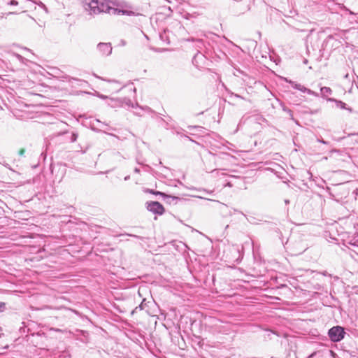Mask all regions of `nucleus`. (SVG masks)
Masks as SVG:
<instances>
[{
    "label": "nucleus",
    "instance_id": "f257e3e1",
    "mask_svg": "<svg viewBox=\"0 0 358 358\" xmlns=\"http://www.w3.org/2000/svg\"><path fill=\"white\" fill-rule=\"evenodd\" d=\"M117 6V0H92L89 3V7L92 10V15L94 16L100 13H113V14H122L128 16L135 15V13L131 10L117 9L113 6Z\"/></svg>",
    "mask_w": 358,
    "mask_h": 358
},
{
    "label": "nucleus",
    "instance_id": "f03ea898",
    "mask_svg": "<svg viewBox=\"0 0 358 358\" xmlns=\"http://www.w3.org/2000/svg\"><path fill=\"white\" fill-rule=\"evenodd\" d=\"M345 332L341 326H335L329 329L328 336L332 342H339L344 338Z\"/></svg>",
    "mask_w": 358,
    "mask_h": 358
},
{
    "label": "nucleus",
    "instance_id": "7ed1b4c3",
    "mask_svg": "<svg viewBox=\"0 0 358 358\" xmlns=\"http://www.w3.org/2000/svg\"><path fill=\"white\" fill-rule=\"evenodd\" d=\"M147 209L154 214L162 215L164 213V208L158 201L147 202Z\"/></svg>",
    "mask_w": 358,
    "mask_h": 358
},
{
    "label": "nucleus",
    "instance_id": "20e7f679",
    "mask_svg": "<svg viewBox=\"0 0 358 358\" xmlns=\"http://www.w3.org/2000/svg\"><path fill=\"white\" fill-rule=\"evenodd\" d=\"M96 50L103 57H108L111 55L113 48L110 43H99Z\"/></svg>",
    "mask_w": 358,
    "mask_h": 358
},
{
    "label": "nucleus",
    "instance_id": "39448f33",
    "mask_svg": "<svg viewBox=\"0 0 358 358\" xmlns=\"http://www.w3.org/2000/svg\"><path fill=\"white\" fill-rule=\"evenodd\" d=\"M320 92H321V96L323 99H325L327 100V99H330L328 97L329 96L331 95L333 93L332 90L329 87H322L320 88Z\"/></svg>",
    "mask_w": 358,
    "mask_h": 358
},
{
    "label": "nucleus",
    "instance_id": "423d86ee",
    "mask_svg": "<svg viewBox=\"0 0 358 358\" xmlns=\"http://www.w3.org/2000/svg\"><path fill=\"white\" fill-rule=\"evenodd\" d=\"M327 101L334 102L337 107H338L341 109H346V110H349L350 111H352V109L350 108H348L346 103L343 102L342 101L337 100L336 99H327Z\"/></svg>",
    "mask_w": 358,
    "mask_h": 358
},
{
    "label": "nucleus",
    "instance_id": "0eeeda50",
    "mask_svg": "<svg viewBox=\"0 0 358 358\" xmlns=\"http://www.w3.org/2000/svg\"><path fill=\"white\" fill-rule=\"evenodd\" d=\"M164 201L167 203L171 204V203H176L177 201L180 200V199L178 196L164 194V196L163 197Z\"/></svg>",
    "mask_w": 358,
    "mask_h": 358
},
{
    "label": "nucleus",
    "instance_id": "6e6552de",
    "mask_svg": "<svg viewBox=\"0 0 358 358\" xmlns=\"http://www.w3.org/2000/svg\"><path fill=\"white\" fill-rule=\"evenodd\" d=\"M299 91L304 92V93H307L308 94H310V95H313L315 96H319L318 93H317V92L311 90L310 89H308L303 85H301Z\"/></svg>",
    "mask_w": 358,
    "mask_h": 358
},
{
    "label": "nucleus",
    "instance_id": "1a4fd4ad",
    "mask_svg": "<svg viewBox=\"0 0 358 358\" xmlns=\"http://www.w3.org/2000/svg\"><path fill=\"white\" fill-rule=\"evenodd\" d=\"M111 157L117 162H121L124 159L123 156L119 152H113Z\"/></svg>",
    "mask_w": 358,
    "mask_h": 358
},
{
    "label": "nucleus",
    "instance_id": "9d476101",
    "mask_svg": "<svg viewBox=\"0 0 358 358\" xmlns=\"http://www.w3.org/2000/svg\"><path fill=\"white\" fill-rule=\"evenodd\" d=\"M145 301H146V300H145V299H143L142 300V301H141V304H140L138 306L136 307V308L132 310L131 314H134V313H137V310H143V309L145 308V306H146Z\"/></svg>",
    "mask_w": 358,
    "mask_h": 358
},
{
    "label": "nucleus",
    "instance_id": "9b49d317",
    "mask_svg": "<svg viewBox=\"0 0 358 358\" xmlns=\"http://www.w3.org/2000/svg\"><path fill=\"white\" fill-rule=\"evenodd\" d=\"M285 81L291 84L294 89L299 90L301 85V84L296 83L291 80H288L287 78H285Z\"/></svg>",
    "mask_w": 358,
    "mask_h": 358
},
{
    "label": "nucleus",
    "instance_id": "f8f14e48",
    "mask_svg": "<svg viewBox=\"0 0 358 358\" xmlns=\"http://www.w3.org/2000/svg\"><path fill=\"white\" fill-rule=\"evenodd\" d=\"M350 244H351L352 245L357 246L358 247V236L353 237L350 240Z\"/></svg>",
    "mask_w": 358,
    "mask_h": 358
},
{
    "label": "nucleus",
    "instance_id": "ddd939ff",
    "mask_svg": "<svg viewBox=\"0 0 358 358\" xmlns=\"http://www.w3.org/2000/svg\"><path fill=\"white\" fill-rule=\"evenodd\" d=\"M203 57V55L201 53H197L194 55V57H193V59H192V62L194 64L196 65V63H197V59L198 58H202Z\"/></svg>",
    "mask_w": 358,
    "mask_h": 358
},
{
    "label": "nucleus",
    "instance_id": "4468645a",
    "mask_svg": "<svg viewBox=\"0 0 358 358\" xmlns=\"http://www.w3.org/2000/svg\"><path fill=\"white\" fill-rule=\"evenodd\" d=\"M78 136V135L77 133L72 132L71 138H70L71 142L73 143V142L76 141Z\"/></svg>",
    "mask_w": 358,
    "mask_h": 358
},
{
    "label": "nucleus",
    "instance_id": "2eb2a0df",
    "mask_svg": "<svg viewBox=\"0 0 358 358\" xmlns=\"http://www.w3.org/2000/svg\"><path fill=\"white\" fill-rule=\"evenodd\" d=\"M283 110L289 114V115L291 117L292 119H293V112L289 108H287L286 107H284Z\"/></svg>",
    "mask_w": 358,
    "mask_h": 358
},
{
    "label": "nucleus",
    "instance_id": "dca6fc26",
    "mask_svg": "<svg viewBox=\"0 0 358 358\" xmlns=\"http://www.w3.org/2000/svg\"><path fill=\"white\" fill-rule=\"evenodd\" d=\"M150 192L154 194H155V195H161L162 197H164V194H166L164 192H159V191H154V190H151Z\"/></svg>",
    "mask_w": 358,
    "mask_h": 358
},
{
    "label": "nucleus",
    "instance_id": "f3484780",
    "mask_svg": "<svg viewBox=\"0 0 358 358\" xmlns=\"http://www.w3.org/2000/svg\"><path fill=\"white\" fill-rule=\"evenodd\" d=\"M6 310V303L0 301V313L3 312Z\"/></svg>",
    "mask_w": 358,
    "mask_h": 358
},
{
    "label": "nucleus",
    "instance_id": "a211bd4d",
    "mask_svg": "<svg viewBox=\"0 0 358 358\" xmlns=\"http://www.w3.org/2000/svg\"><path fill=\"white\" fill-rule=\"evenodd\" d=\"M59 358H71V355L66 352H62Z\"/></svg>",
    "mask_w": 358,
    "mask_h": 358
},
{
    "label": "nucleus",
    "instance_id": "6ab92c4d",
    "mask_svg": "<svg viewBox=\"0 0 358 358\" xmlns=\"http://www.w3.org/2000/svg\"><path fill=\"white\" fill-rule=\"evenodd\" d=\"M334 39L333 35H329L327 38L324 40V43H328L331 40Z\"/></svg>",
    "mask_w": 358,
    "mask_h": 358
},
{
    "label": "nucleus",
    "instance_id": "aec40b11",
    "mask_svg": "<svg viewBox=\"0 0 358 358\" xmlns=\"http://www.w3.org/2000/svg\"><path fill=\"white\" fill-rule=\"evenodd\" d=\"M8 4L10 6H17L18 5V2L16 0H11Z\"/></svg>",
    "mask_w": 358,
    "mask_h": 358
},
{
    "label": "nucleus",
    "instance_id": "412c9836",
    "mask_svg": "<svg viewBox=\"0 0 358 358\" xmlns=\"http://www.w3.org/2000/svg\"><path fill=\"white\" fill-rule=\"evenodd\" d=\"M317 141L322 144H324V145H328L329 144V142L328 141H324V139L322 138H317Z\"/></svg>",
    "mask_w": 358,
    "mask_h": 358
},
{
    "label": "nucleus",
    "instance_id": "4be33fe9",
    "mask_svg": "<svg viewBox=\"0 0 358 358\" xmlns=\"http://www.w3.org/2000/svg\"><path fill=\"white\" fill-rule=\"evenodd\" d=\"M24 152H25V150L24 149H21L19 151V155L22 156V157H24Z\"/></svg>",
    "mask_w": 358,
    "mask_h": 358
},
{
    "label": "nucleus",
    "instance_id": "5701e85b",
    "mask_svg": "<svg viewBox=\"0 0 358 358\" xmlns=\"http://www.w3.org/2000/svg\"><path fill=\"white\" fill-rule=\"evenodd\" d=\"M231 96H234L235 97L243 99V96H240V95H238L237 94L231 93Z\"/></svg>",
    "mask_w": 358,
    "mask_h": 358
},
{
    "label": "nucleus",
    "instance_id": "b1692460",
    "mask_svg": "<svg viewBox=\"0 0 358 358\" xmlns=\"http://www.w3.org/2000/svg\"><path fill=\"white\" fill-rule=\"evenodd\" d=\"M120 45L124 46L126 45V41L124 40H121L120 41Z\"/></svg>",
    "mask_w": 358,
    "mask_h": 358
},
{
    "label": "nucleus",
    "instance_id": "393cba45",
    "mask_svg": "<svg viewBox=\"0 0 358 358\" xmlns=\"http://www.w3.org/2000/svg\"><path fill=\"white\" fill-rule=\"evenodd\" d=\"M99 96L101 98V99H107V96H105V95H103V94H99Z\"/></svg>",
    "mask_w": 358,
    "mask_h": 358
},
{
    "label": "nucleus",
    "instance_id": "a878e982",
    "mask_svg": "<svg viewBox=\"0 0 358 358\" xmlns=\"http://www.w3.org/2000/svg\"><path fill=\"white\" fill-rule=\"evenodd\" d=\"M134 171L136 173H140V169L138 168H135Z\"/></svg>",
    "mask_w": 358,
    "mask_h": 358
},
{
    "label": "nucleus",
    "instance_id": "bb28decb",
    "mask_svg": "<svg viewBox=\"0 0 358 358\" xmlns=\"http://www.w3.org/2000/svg\"><path fill=\"white\" fill-rule=\"evenodd\" d=\"M237 71H238V73H241L242 75H244V76L245 75V74L244 73V72H243V71L240 70V69L237 70Z\"/></svg>",
    "mask_w": 358,
    "mask_h": 358
},
{
    "label": "nucleus",
    "instance_id": "cd10ccee",
    "mask_svg": "<svg viewBox=\"0 0 358 358\" xmlns=\"http://www.w3.org/2000/svg\"><path fill=\"white\" fill-rule=\"evenodd\" d=\"M289 203H290V201H289V199H285V204H287H287H289Z\"/></svg>",
    "mask_w": 358,
    "mask_h": 358
},
{
    "label": "nucleus",
    "instance_id": "c85d7f7f",
    "mask_svg": "<svg viewBox=\"0 0 358 358\" xmlns=\"http://www.w3.org/2000/svg\"><path fill=\"white\" fill-rule=\"evenodd\" d=\"M129 178H130V176H127L124 177V180H129Z\"/></svg>",
    "mask_w": 358,
    "mask_h": 358
},
{
    "label": "nucleus",
    "instance_id": "c756f323",
    "mask_svg": "<svg viewBox=\"0 0 358 358\" xmlns=\"http://www.w3.org/2000/svg\"><path fill=\"white\" fill-rule=\"evenodd\" d=\"M197 41H198L199 43L203 44V41H202V40L199 39V40H197Z\"/></svg>",
    "mask_w": 358,
    "mask_h": 358
},
{
    "label": "nucleus",
    "instance_id": "7c9ffc66",
    "mask_svg": "<svg viewBox=\"0 0 358 358\" xmlns=\"http://www.w3.org/2000/svg\"><path fill=\"white\" fill-rule=\"evenodd\" d=\"M17 57L19 59H22V56H20V55H17Z\"/></svg>",
    "mask_w": 358,
    "mask_h": 358
},
{
    "label": "nucleus",
    "instance_id": "2f4dec72",
    "mask_svg": "<svg viewBox=\"0 0 358 358\" xmlns=\"http://www.w3.org/2000/svg\"><path fill=\"white\" fill-rule=\"evenodd\" d=\"M194 41V39H193V38H191V39H190V38H189V39H188V41Z\"/></svg>",
    "mask_w": 358,
    "mask_h": 358
},
{
    "label": "nucleus",
    "instance_id": "473e14b6",
    "mask_svg": "<svg viewBox=\"0 0 358 358\" xmlns=\"http://www.w3.org/2000/svg\"><path fill=\"white\" fill-rule=\"evenodd\" d=\"M131 236H133V237H136V238H138V236H136V235H130Z\"/></svg>",
    "mask_w": 358,
    "mask_h": 358
},
{
    "label": "nucleus",
    "instance_id": "72a5a7b5",
    "mask_svg": "<svg viewBox=\"0 0 358 358\" xmlns=\"http://www.w3.org/2000/svg\"><path fill=\"white\" fill-rule=\"evenodd\" d=\"M241 215L245 217V215L243 212H239Z\"/></svg>",
    "mask_w": 358,
    "mask_h": 358
},
{
    "label": "nucleus",
    "instance_id": "f704fd0d",
    "mask_svg": "<svg viewBox=\"0 0 358 358\" xmlns=\"http://www.w3.org/2000/svg\"><path fill=\"white\" fill-rule=\"evenodd\" d=\"M16 13L15 12H10L9 14H15Z\"/></svg>",
    "mask_w": 358,
    "mask_h": 358
},
{
    "label": "nucleus",
    "instance_id": "c9c22d12",
    "mask_svg": "<svg viewBox=\"0 0 358 358\" xmlns=\"http://www.w3.org/2000/svg\"><path fill=\"white\" fill-rule=\"evenodd\" d=\"M352 135H355V134H349L348 136H352Z\"/></svg>",
    "mask_w": 358,
    "mask_h": 358
},
{
    "label": "nucleus",
    "instance_id": "e433bc0d",
    "mask_svg": "<svg viewBox=\"0 0 358 358\" xmlns=\"http://www.w3.org/2000/svg\"><path fill=\"white\" fill-rule=\"evenodd\" d=\"M238 1L237 0H233V2H237Z\"/></svg>",
    "mask_w": 358,
    "mask_h": 358
},
{
    "label": "nucleus",
    "instance_id": "4c0bfd02",
    "mask_svg": "<svg viewBox=\"0 0 358 358\" xmlns=\"http://www.w3.org/2000/svg\"><path fill=\"white\" fill-rule=\"evenodd\" d=\"M357 134H358V133H357Z\"/></svg>",
    "mask_w": 358,
    "mask_h": 358
}]
</instances>
